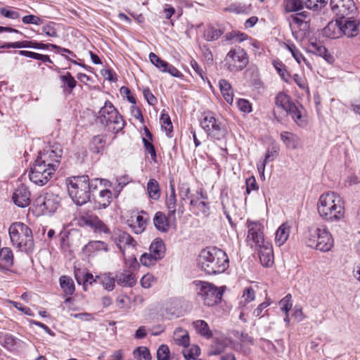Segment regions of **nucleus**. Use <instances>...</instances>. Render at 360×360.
<instances>
[{"mask_svg":"<svg viewBox=\"0 0 360 360\" xmlns=\"http://www.w3.org/2000/svg\"><path fill=\"white\" fill-rule=\"evenodd\" d=\"M198 265L202 271L208 275L219 274L229 266L226 253L216 247H209L200 251Z\"/></svg>","mask_w":360,"mask_h":360,"instance_id":"1","label":"nucleus"},{"mask_svg":"<svg viewBox=\"0 0 360 360\" xmlns=\"http://www.w3.org/2000/svg\"><path fill=\"white\" fill-rule=\"evenodd\" d=\"M317 210L325 221H338L344 218L345 207L341 197L335 192L323 193L319 199Z\"/></svg>","mask_w":360,"mask_h":360,"instance_id":"2","label":"nucleus"},{"mask_svg":"<svg viewBox=\"0 0 360 360\" xmlns=\"http://www.w3.org/2000/svg\"><path fill=\"white\" fill-rule=\"evenodd\" d=\"M11 243L13 246L27 254L32 253L34 249L32 231L22 222L13 223L8 229Z\"/></svg>","mask_w":360,"mask_h":360,"instance_id":"3","label":"nucleus"},{"mask_svg":"<svg viewBox=\"0 0 360 360\" xmlns=\"http://www.w3.org/2000/svg\"><path fill=\"white\" fill-rule=\"evenodd\" d=\"M68 193L77 205L86 204L91 198L89 178L86 175L75 176L67 179Z\"/></svg>","mask_w":360,"mask_h":360,"instance_id":"4","label":"nucleus"},{"mask_svg":"<svg viewBox=\"0 0 360 360\" xmlns=\"http://www.w3.org/2000/svg\"><path fill=\"white\" fill-rule=\"evenodd\" d=\"M306 243L307 246L321 252H328L333 247L332 235L324 225L309 228Z\"/></svg>","mask_w":360,"mask_h":360,"instance_id":"5","label":"nucleus"},{"mask_svg":"<svg viewBox=\"0 0 360 360\" xmlns=\"http://www.w3.org/2000/svg\"><path fill=\"white\" fill-rule=\"evenodd\" d=\"M98 120L108 131L115 134L120 131L124 126L122 117L110 101H105L101 108Z\"/></svg>","mask_w":360,"mask_h":360,"instance_id":"6","label":"nucleus"},{"mask_svg":"<svg viewBox=\"0 0 360 360\" xmlns=\"http://www.w3.org/2000/svg\"><path fill=\"white\" fill-rule=\"evenodd\" d=\"M200 126L211 139L223 141L228 135L226 125L217 119L212 112H205L202 115Z\"/></svg>","mask_w":360,"mask_h":360,"instance_id":"7","label":"nucleus"},{"mask_svg":"<svg viewBox=\"0 0 360 360\" xmlns=\"http://www.w3.org/2000/svg\"><path fill=\"white\" fill-rule=\"evenodd\" d=\"M193 283L196 287L198 295L205 305L212 307L221 301L224 293L222 288H217L206 281H195Z\"/></svg>","mask_w":360,"mask_h":360,"instance_id":"8","label":"nucleus"},{"mask_svg":"<svg viewBox=\"0 0 360 360\" xmlns=\"http://www.w3.org/2000/svg\"><path fill=\"white\" fill-rule=\"evenodd\" d=\"M336 25H338V29L342 33L349 38L356 37L360 32V19L357 18V15H352L341 20H336L335 24L329 23L324 28V34L327 37L335 38V34H329L328 32Z\"/></svg>","mask_w":360,"mask_h":360,"instance_id":"9","label":"nucleus"},{"mask_svg":"<svg viewBox=\"0 0 360 360\" xmlns=\"http://www.w3.org/2000/svg\"><path fill=\"white\" fill-rule=\"evenodd\" d=\"M225 67L231 72H236L243 70L248 64V56L245 51L236 47L231 49L226 54L225 59Z\"/></svg>","mask_w":360,"mask_h":360,"instance_id":"10","label":"nucleus"},{"mask_svg":"<svg viewBox=\"0 0 360 360\" xmlns=\"http://www.w3.org/2000/svg\"><path fill=\"white\" fill-rule=\"evenodd\" d=\"M63 150L58 143H49L42 151L39 152L37 159L48 167L57 169L60 165Z\"/></svg>","mask_w":360,"mask_h":360,"instance_id":"11","label":"nucleus"},{"mask_svg":"<svg viewBox=\"0 0 360 360\" xmlns=\"http://www.w3.org/2000/svg\"><path fill=\"white\" fill-rule=\"evenodd\" d=\"M56 171V169L53 167H48L36 159L30 169L29 177L30 181L35 184L43 186L51 179Z\"/></svg>","mask_w":360,"mask_h":360,"instance_id":"12","label":"nucleus"},{"mask_svg":"<svg viewBox=\"0 0 360 360\" xmlns=\"http://www.w3.org/2000/svg\"><path fill=\"white\" fill-rule=\"evenodd\" d=\"M246 226L248 228L246 242L249 245L257 248L269 243L264 240V226L262 223L248 219Z\"/></svg>","mask_w":360,"mask_h":360,"instance_id":"13","label":"nucleus"},{"mask_svg":"<svg viewBox=\"0 0 360 360\" xmlns=\"http://www.w3.org/2000/svg\"><path fill=\"white\" fill-rule=\"evenodd\" d=\"M51 47L56 51L58 53H63V52L68 53L71 56L76 57V55L70 50L62 48L56 44H45L41 42L32 41H22L16 42H6L4 43L1 48L2 49H22V48H32L36 49H47Z\"/></svg>","mask_w":360,"mask_h":360,"instance_id":"14","label":"nucleus"},{"mask_svg":"<svg viewBox=\"0 0 360 360\" xmlns=\"http://www.w3.org/2000/svg\"><path fill=\"white\" fill-rule=\"evenodd\" d=\"M330 6L337 20L357 15V8L353 0H330Z\"/></svg>","mask_w":360,"mask_h":360,"instance_id":"15","label":"nucleus"},{"mask_svg":"<svg viewBox=\"0 0 360 360\" xmlns=\"http://www.w3.org/2000/svg\"><path fill=\"white\" fill-rule=\"evenodd\" d=\"M307 15L308 13L303 11L297 13L295 16H292V22L290 25L291 30L295 37L300 41L307 37L309 34V25L308 22L300 18V17L306 18Z\"/></svg>","mask_w":360,"mask_h":360,"instance_id":"16","label":"nucleus"},{"mask_svg":"<svg viewBox=\"0 0 360 360\" xmlns=\"http://www.w3.org/2000/svg\"><path fill=\"white\" fill-rule=\"evenodd\" d=\"M111 238L122 252L127 247L134 248L136 245V240L129 233L120 229L113 231Z\"/></svg>","mask_w":360,"mask_h":360,"instance_id":"17","label":"nucleus"},{"mask_svg":"<svg viewBox=\"0 0 360 360\" xmlns=\"http://www.w3.org/2000/svg\"><path fill=\"white\" fill-rule=\"evenodd\" d=\"M13 202L20 207H25L30 203V193L27 188L20 184L13 194Z\"/></svg>","mask_w":360,"mask_h":360,"instance_id":"18","label":"nucleus"},{"mask_svg":"<svg viewBox=\"0 0 360 360\" xmlns=\"http://www.w3.org/2000/svg\"><path fill=\"white\" fill-rule=\"evenodd\" d=\"M165 205L168 210V217L175 219L176 212L181 216L184 212V208L182 205H179L176 209V197L175 194V189L173 186H171V193L167 196Z\"/></svg>","mask_w":360,"mask_h":360,"instance_id":"19","label":"nucleus"},{"mask_svg":"<svg viewBox=\"0 0 360 360\" xmlns=\"http://www.w3.org/2000/svg\"><path fill=\"white\" fill-rule=\"evenodd\" d=\"M200 199H206V197L203 195L202 191L198 192L197 195L194 198H191L190 201L191 209L196 215H199L200 214L207 215L208 214L210 207L207 202L204 200H200Z\"/></svg>","mask_w":360,"mask_h":360,"instance_id":"20","label":"nucleus"},{"mask_svg":"<svg viewBox=\"0 0 360 360\" xmlns=\"http://www.w3.org/2000/svg\"><path fill=\"white\" fill-rule=\"evenodd\" d=\"M112 200V195L110 190L103 188L100 191L98 195L94 198L95 209H105Z\"/></svg>","mask_w":360,"mask_h":360,"instance_id":"21","label":"nucleus"},{"mask_svg":"<svg viewBox=\"0 0 360 360\" xmlns=\"http://www.w3.org/2000/svg\"><path fill=\"white\" fill-rule=\"evenodd\" d=\"M259 257L262 264L264 266H270L274 263V253L272 245L270 243H267L264 246L258 247Z\"/></svg>","mask_w":360,"mask_h":360,"instance_id":"22","label":"nucleus"},{"mask_svg":"<svg viewBox=\"0 0 360 360\" xmlns=\"http://www.w3.org/2000/svg\"><path fill=\"white\" fill-rule=\"evenodd\" d=\"M115 279L117 283L122 287H132L136 282L135 275L129 270L117 273Z\"/></svg>","mask_w":360,"mask_h":360,"instance_id":"23","label":"nucleus"},{"mask_svg":"<svg viewBox=\"0 0 360 360\" xmlns=\"http://www.w3.org/2000/svg\"><path fill=\"white\" fill-rule=\"evenodd\" d=\"M146 220V218H144L143 215L137 214L131 216V218L127 220V223L133 231L139 234L145 230Z\"/></svg>","mask_w":360,"mask_h":360,"instance_id":"24","label":"nucleus"},{"mask_svg":"<svg viewBox=\"0 0 360 360\" xmlns=\"http://www.w3.org/2000/svg\"><path fill=\"white\" fill-rule=\"evenodd\" d=\"M40 205L49 213H53L59 206V200L58 196L53 194H46L43 199L39 200Z\"/></svg>","mask_w":360,"mask_h":360,"instance_id":"25","label":"nucleus"},{"mask_svg":"<svg viewBox=\"0 0 360 360\" xmlns=\"http://www.w3.org/2000/svg\"><path fill=\"white\" fill-rule=\"evenodd\" d=\"M20 342V340L9 333L0 337L1 345L8 351L13 352L16 350L19 347Z\"/></svg>","mask_w":360,"mask_h":360,"instance_id":"26","label":"nucleus"},{"mask_svg":"<svg viewBox=\"0 0 360 360\" xmlns=\"http://www.w3.org/2000/svg\"><path fill=\"white\" fill-rule=\"evenodd\" d=\"M150 253H151L155 258L161 259L165 255V245L163 240L160 238H155L150 245Z\"/></svg>","mask_w":360,"mask_h":360,"instance_id":"27","label":"nucleus"},{"mask_svg":"<svg viewBox=\"0 0 360 360\" xmlns=\"http://www.w3.org/2000/svg\"><path fill=\"white\" fill-rule=\"evenodd\" d=\"M173 340L174 342L184 347H187L190 343V337L186 330L182 328H177L175 329L173 335Z\"/></svg>","mask_w":360,"mask_h":360,"instance_id":"28","label":"nucleus"},{"mask_svg":"<svg viewBox=\"0 0 360 360\" xmlns=\"http://www.w3.org/2000/svg\"><path fill=\"white\" fill-rule=\"evenodd\" d=\"M219 86L224 100L229 104H232L233 101V91L231 84L227 80L222 79L219 82Z\"/></svg>","mask_w":360,"mask_h":360,"instance_id":"29","label":"nucleus"},{"mask_svg":"<svg viewBox=\"0 0 360 360\" xmlns=\"http://www.w3.org/2000/svg\"><path fill=\"white\" fill-rule=\"evenodd\" d=\"M300 108H302V106H297L294 103H292L288 108L285 110V112L290 115L292 120L300 127H304L306 125V122L302 119V112Z\"/></svg>","mask_w":360,"mask_h":360,"instance_id":"30","label":"nucleus"},{"mask_svg":"<svg viewBox=\"0 0 360 360\" xmlns=\"http://www.w3.org/2000/svg\"><path fill=\"white\" fill-rule=\"evenodd\" d=\"M193 326L197 333L206 339H210L212 337V332L210 329L207 323L203 320H197L193 321Z\"/></svg>","mask_w":360,"mask_h":360,"instance_id":"31","label":"nucleus"},{"mask_svg":"<svg viewBox=\"0 0 360 360\" xmlns=\"http://www.w3.org/2000/svg\"><path fill=\"white\" fill-rule=\"evenodd\" d=\"M153 223L155 228L161 232H167L169 229L168 219L163 212H158L154 217Z\"/></svg>","mask_w":360,"mask_h":360,"instance_id":"32","label":"nucleus"},{"mask_svg":"<svg viewBox=\"0 0 360 360\" xmlns=\"http://www.w3.org/2000/svg\"><path fill=\"white\" fill-rule=\"evenodd\" d=\"M290 227L286 224H281L276 232L275 243L278 246H281L285 243L289 237Z\"/></svg>","mask_w":360,"mask_h":360,"instance_id":"33","label":"nucleus"},{"mask_svg":"<svg viewBox=\"0 0 360 360\" xmlns=\"http://www.w3.org/2000/svg\"><path fill=\"white\" fill-rule=\"evenodd\" d=\"M281 139L288 148L297 149L299 145V137L288 131H283L281 134Z\"/></svg>","mask_w":360,"mask_h":360,"instance_id":"34","label":"nucleus"},{"mask_svg":"<svg viewBox=\"0 0 360 360\" xmlns=\"http://www.w3.org/2000/svg\"><path fill=\"white\" fill-rule=\"evenodd\" d=\"M60 285L64 293L72 295L75 291V285L73 280L68 276H61L59 278Z\"/></svg>","mask_w":360,"mask_h":360,"instance_id":"35","label":"nucleus"},{"mask_svg":"<svg viewBox=\"0 0 360 360\" xmlns=\"http://www.w3.org/2000/svg\"><path fill=\"white\" fill-rule=\"evenodd\" d=\"M105 139L102 135H98L94 136L90 143H89V149L91 152L96 154H98L102 152L105 148Z\"/></svg>","mask_w":360,"mask_h":360,"instance_id":"36","label":"nucleus"},{"mask_svg":"<svg viewBox=\"0 0 360 360\" xmlns=\"http://www.w3.org/2000/svg\"><path fill=\"white\" fill-rule=\"evenodd\" d=\"M60 79L62 82V87L65 91L71 93L72 89L76 86L77 81L70 72H67L64 75H61Z\"/></svg>","mask_w":360,"mask_h":360,"instance_id":"37","label":"nucleus"},{"mask_svg":"<svg viewBox=\"0 0 360 360\" xmlns=\"http://www.w3.org/2000/svg\"><path fill=\"white\" fill-rule=\"evenodd\" d=\"M86 248L87 251L90 252H95L99 251H109L108 245L106 243L101 240L90 241L86 245Z\"/></svg>","mask_w":360,"mask_h":360,"instance_id":"38","label":"nucleus"},{"mask_svg":"<svg viewBox=\"0 0 360 360\" xmlns=\"http://www.w3.org/2000/svg\"><path fill=\"white\" fill-rule=\"evenodd\" d=\"M292 103L290 96L283 92L278 93L275 98L276 105L283 109L285 111Z\"/></svg>","mask_w":360,"mask_h":360,"instance_id":"39","label":"nucleus"},{"mask_svg":"<svg viewBox=\"0 0 360 360\" xmlns=\"http://www.w3.org/2000/svg\"><path fill=\"white\" fill-rule=\"evenodd\" d=\"M148 193L153 200H158L160 196V191L158 182L155 179H150L147 184Z\"/></svg>","mask_w":360,"mask_h":360,"instance_id":"40","label":"nucleus"},{"mask_svg":"<svg viewBox=\"0 0 360 360\" xmlns=\"http://www.w3.org/2000/svg\"><path fill=\"white\" fill-rule=\"evenodd\" d=\"M98 219V216L86 213L79 217V224L82 226H86L91 229H94Z\"/></svg>","mask_w":360,"mask_h":360,"instance_id":"41","label":"nucleus"},{"mask_svg":"<svg viewBox=\"0 0 360 360\" xmlns=\"http://www.w3.org/2000/svg\"><path fill=\"white\" fill-rule=\"evenodd\" d=\"M307 49L309 52L323 57L327 53V49L319 41L310 42Z\"/></svg>","mask_w":360,"mask_h":360,"instance_id":"42","label":"nucleus"},{"mask_svg":"<svg viewBox=\"0 0 360 360\" xmlns=\"http://www.w3.org/2000/svg\"><path fill=\"white\" fill-rule=\"evenodd\" d=\"M101 280L104 289L108 291L113 290L116 281L115 276L114 277L110 273L105 274L101 276Z\"/></svg>","mask_w":360,"mask_h":360,"instance_id":"43","label":"nucleus"},{"mask_svg":"<svg viewBox=\"0 0 360 360\" xmlns=\"http://www.w3.org/2000/svg\"><path fill=\"white\" fill-rule=\"evenodd\" d=\"M285 10L286 12H297L303 8V2L301 0H285Z\"/></svg>","mask_w":360,"mask_h":360,"instance_id":"44","label":"nucleus"},{"mask_svg":"<svg viewBox=\"0 0 360 360\" xmlns=\"http://www.w3.org/2000/svg\"><path fill=\"white\" fill-rule=\"evenodd\" d=\"M134 357L138 360H151L149 349L146 347H139L134 351Z\"/></svg>","mask_w":360,"mask_h":360,"instance_id":"45","label":"nucleus"},{"mask_svg":"<svg viewBox=\"0 0 360 360\" xmlns=\"http://www.w3.org/2000/svg\"><path fill=\"white\" fill-rule=\"evenodd\" d=\"M225 11L236 14L248 13L250 7L241 4H233L225 8Z\"/></svg>","mask_w":360,"mask_h":360,"instance_id":"46","label":"nucleus"},{"mask_svg":"<svg viewBox=\"0 0 360 360\" xmlns=\"http://www.w3.org/2000/svg\"><path fill=\"white\" fill-rule=\"evenodd\" d=\"M200 354V349L198 345H192L188 349L183 350V354L186 360L195 359Z\"/></svg>","mask_w":360,"mask_h":360,"instance_id":"47","label":"nucleus"},{"mask_svg":"<svg viewBox=\"0 0 360 360\" xmlns=\"http://www.w3.org/2000/svg\"><path fill=\"white\" fill-rule=\"evenodd\" d=\"M149 59L151 63L153 64L160 71H165V68L167 66V62L162 60L154 53H150L149 54Z\"/></svg>","mask_w":360,"mask_h":360,"instance_id":"48","label":"nucleus"},{"mask_svg":"<svg viewBox=\"0 0 360 360\" xmlns=\"http://www.w3.org/2000/svg\"><path fill=\"white\" fill-rule=\"evenodd\" d=\"M142 141L143 143L146 153L150 155V158H151L152 161H153L154 162H157V155H156V151H155L154 146L153 145L151 141H150L149 140L147 139V138H143Z\"/></svg>","mask_w":360,"mask_h":360,"instance_id":"49","label":"nucleus"},{"mask_svg":"<svg viewBox=\"0 0 360 360\" xmlns=\"http://www.w3.org/2000/svg\"><path fill=\"white\" fill-rule=\"evenodd\" d=\"M221 34L222 32L220 30L216 29L213 27H209L205 31V37L207 41L217 40Z\"/></svg>","mask_w":360,"mask_h":360,"instance_id":"50","label":"nucleus"},{"mask_svg":"<svg viewBox=\"0 0 360 360\" xmlns=\"http://www.w3.org/2000/svg\"><path fill=\"white\" fill-rule=\"evenodd\" d=\"M160 122L162 127L167 131V136L171 137L170 133L172 131L173 126L169 115L162 114L160 116Z\"/></svg>","mask_w":360,"mask_h":360,"instance_id":"51","label":"nucleus"},{"mask_svg":"<svg viewBox=\"0 0 360 360\" xmlns=\"http://www.w3.org/2000/svg\"><path fill=\"white\" fill-rule=\"evenodd\" d=\"M305 6L309 9H320L328 3V0H303Z\"/></svg>","mask_w":360,"mask_h":360,"instance_id":"52","label":"nucleus"},{"mask_svg":"<svg viewBox=\"0 0 360 360\" xmlns=\"http://www.w3.org/2000/svg\"><path fill=\"white\" fill-rule=\"evenodd\" d=\"M287 47L293 58L299 64H301V62L304 61L309 66V63L307 62L306 59L294 44L287 45Z\"/></svg>","mask_w":360,"mask_h":360,"instance_id":"53","label":"nucleus"},{"mask_svg":"<svg viewBox=\"0 0 360 360\" xmlns=\"http://www.w3.org/2000/svg\"><path fill=\"white\" fill-rule=\"evenodd\" d=\"M0 257L6 263L12 265L13 263V252L9 248H3L0 250Z\"/></svg>","mask_w":360,"mask_h":360,"instance_id":"54","label":"nucleus"},{"mask_svg":"<svg viewBox=\"0 0 360 360\" xmlns=\"http://www.w3.org/2000/svg\"><path fill=\"white\" fill-rule=\"evenodd\" d=\"M274 66L277 70L281 77L286 82H289L290 75L288 71L285 69L284 65L281 62H274Z\"/></svg>","mask_w":360,"mask_h":360,"instance_id":"55","label":"nucleus"},{"mask_svg":"<svg viewBox=\"0 0 360 360\" xmlns=\"http://www.w3.org/2000/svg\"><path fill=\"white\" fill-rule=\"evenodd\" d=\"M56 23L53 22H49L48 24L44 25L41 27L42 32L46 36L51 37H57L58 34L56 29L55 28Z\"/></svg>","mask_w":360,"mask_h":360,"instance_id":"56","label":"nucleus"},{"mask_svg":"<svg viewBox=\"0 0 360 360\" xmlns=\"http://www.w3.org/2000/svg\"><path fill=\"white\" fill-rule=\"evenodd\" d=\"M169 347L166 345H161L157 350V359L169 360Z\"/></svg>","mask_w":360,"mask_h":360,"instance_id":"57","label":"nucleus"},{"mask_svg":"<svg viewBox=\"0 0 360 360\" xmlns=\"http://www.w3.org/2000/svg\"><path fill=\"white\" fill-rule=\"evenodd\" d=\"M179 196L181 200L194 198L195 197L191 194V189L187 184H182L179 187Z\"/></svg>","mask_w":360,"mask_h":360,"instance_id":"58","label":"nucleus"},{"mask_svg":"<svg viewBox=\"0 0 360 360\" xmlns=\"http://www.w3.org/2000/svg\"><path fill=\"white\" fill-rule=\"evenodd\" d=\"M159 259L155 258L151 253H144L141 255L140 261L143 266H150L154 265Z\"/></svg>","mask_w":360,"mask_h":360,"instance_id":"59","label":"nucleus"},{"mask_svg":"<svg viewBox=\"0 0 360 360\" xmlns=\"http://www.w3.org/2000/svg\"><path fill=\"white\" fill-rule=\"evenodd\" d=\"M291 297V295L288 294L279 302L281 309L285 314H288L292 307Z\"/></svg>","mask_w":360,"mask_h":360,"instance_id":"60","label":"nucleus"},{"mask_svg":"<svg viewBox=\"0 0 360 360\" xmlns=\"http://www.w3.org/2000/svg\"><path fill=\"white\" fill-rule=\"evenodd\" d=\"M245 186L247 194H250L252 191H257L259 189V186L253 176L246 179Z\"/></svg>","mask_w":360,"mask_h":360,"instance_id":"61","label":"nucleus"},{"mask_svg":"<svg viewBox=\"0 0 360 360\" xmlns=\"http://www.w3.org/2000/svg\"><path fill=\"white\" fill-rule=\"evenodd\" d=\"M22 22L24 24H33L39 25L43 23L42 19L34 15H25L22 18Z\"/></svg>","mask_w":360,"mask_h":360,"instance_id":"62","label":"nucleus"},{"mask_svg":"<svg viewBox=\"0 0 360 360\" xmlns=\"http://www.w3.org/2000/svg\"><path fill=\"white\" fill-rule=\"evenodd\" d=\"M75 277L79 284H80L82 282L84 283V285H85L86 283H89L91 284L93 281H95V280H94L93 275L90 273H86L82 278V276L76 271H75Z\"/></svg>","mask_w":360,"mask_h":360,"instance_id":"63","label":"nucleus"},{"mask_svg":"<svg viewBox=\"0 0 360 360\" xmlns=\"http://www.w3.org/2000/svg\"><path fill=\"white\" fill-rule=\"evenodd\" d=\"M155 279L152 274H147L141 279V285L144 288H150L155 283Z\"/></svg>","mask_w":360,"mask_h":360,"instance_id":"64","label":"nucleus"}]
</instances>
